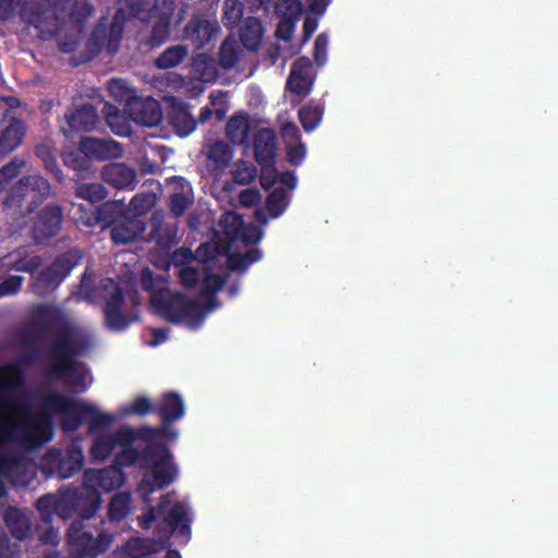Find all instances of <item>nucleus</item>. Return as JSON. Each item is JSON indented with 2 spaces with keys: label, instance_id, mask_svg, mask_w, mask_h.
<instances>
[{
  "label": "nucleus",
  "instance_id": "nucleus-1",
  "mask_svg": "<svg viewBox=\"0 0 558 558\" xmlns=\"http://www.w3.org/2000/svg\"><path fill=\"white\" fill-rule=\"evenodd\" d=\"M264 213H255V222L243 226L241 218L233 211L225 213L219 221L223 238L218 242H206L198 246L193 255L187 248L177 250L171 262L163 259L155 262L159 268H168L171 264L178 268L181 283L186 288L198 286L202 300H195L186 294L167 287L160 275L151 270L142 272V282L150 292V305L156 314L169 323L184 326L190 330L199 329L208 313L219 306L211 298L222 286L220 275L213 272L206 263L218 256H227V263L232 269H244L262 258V252L251 244L258 242L262 236L260 226L266 225Z\"/></svg>",
  "mask_w": 558,
  "mask_h": 558
},
{
  "label": "nucleus",
  "instance_id": "nucleus-2",
  "mask_svg": "<svg viewBox=\"0 0 558 558\" xmlns=\"http://www.w3.org/2000/svg\"><path fill=\"white\" fill-rule=\"evenodd\" d=\"M185 408L183 400L175 393H166L160 404L162 426L158 429L148 428L144 436L151 444L145 450V464L149 470L144 473L138 485V494L148 502L150 494L171 484L178 477L179 470L173 461L172 453L159 445V441L173 442L178 439V432L169 423L183 417Z\"/></svg>",
  "mask_w": 558,
  "mask_h": 558
},
{
  "label": "nucleus",
  "instance_id": "nucleus-3",
  "mask_svg": "<svg viewBox=\"0 0 558 558\" xmlns=\"http://www.w3.org/2000/svg\"><path fill=\"white\" fill-rule=\"evenodd\" d=\"M141 525L145 529L157 523L163 532L158 541L134 538L130 541L124 550L114 553L110 558H141L151 555L167 546L170 534H174L180 543L189 541L191 513L185 502L179 501L174 493L161 496L157 507L149 508L148 512L140 518Z\"/></svg>",
  "mask_w": 558,
  "mask_h": 558
},
{
  "label": "nucleus",
  "instance_id": "nucleus-4",
  "mask_svg": "<svg viewBox=\"0 0 558 558\" xmlns=\"http://www.w3.org/2000/svg\"><path fill=\"white\" fill-rule=\"evenodd\" d=\"M124 480L123 473L117 466L90 469L86 471L83 485L84 490L88 494V508L84 509L81 501L74 505V494L72 493H64L59 496L47 495L37 501V508L44 524L50 523L53 515L60 519L68 518L74 508H76L83 517H90L99 506V496L102 493H108L120 487Z\"/></svg>",
  "mask_w": 558,
  "mask_h": 558
},
{
  "label": "nucleus",
  "instance_id": "nucleus-5",
  "mask_svg": "<svg viewBox=\"0 0 558 558\" xmlns=\"http://www.w3.org/2000/svg\"><path fill=\"white\" fill-rule=\"evenodd\" d=\"M275 150V133L269 129L258 131L255 136V157L262 166L260 183L264 189L279 183L266 202V209L270 218H277L283 213L289 202V191L296 186V179L292 172L278 174L272 168Z\"/></svg>",
  "mask_w": 558,
  "mask_h": 558
},
{
  "label": "nucleus",
  "instance_id": "nucleus-6",
  "mask_svg": "<svg viewBox=\"0 0 558 558\" xmlns=\"http://www.w3.org/2000/svg\"><path fill=\"white\" fill-rule=\"evenodd\" d=\"M82 350L77 332L70 329L52 351L51 374L64 378L68 385L76 389H85L92 384L89 372L73 357Z\"/></svg>",
  "mask_w": 558,
  "mask_h": 558
},
{
  "label": "nucleus",
  "instance_id": "nucleus-7",
  "mask_svg": "<svg viewBox=\"0 0 558 558\" xmlns=\"http://www.w3.org/2000/svg\"><path fill=\"white\" fill-rule=\"evenodd\" d=\"M104 289L107 290L105 298V320L109 329L122 331L136 319V315L126 311V305L122 299L120 289L111 279L104 281Z\"/></svg>",
  "mask_w": 558,
  "mask_h": 558
},
{
  "label": "nucleus",
  "instance_id": "nucleus-8",
  "mask_svg": "<svg viewBox=\"0 0 558 558\" xmlns=\"http://www.w3.org/2000/svg\"><path fill=\"white\" fill-rule=\"evenodd\" d=\"M110 542L111 536L106 533H99L95 538L85 530L82 522H74L69 530V543L72 549L85 557H97L106 550Z\"/></svg>",
  "mask_w": 558,
  "mask_h": 558
},
{
  "label": "nucleus",
  "instance_id": "nucleus-9",
  "mask_svg": "<svg viewBox=\"0 0 558 558\" xmlns=\"http://www.w3.org/2000/svg\"><path fill=\"white\" fill-rule=\"evenodd\" d=\"M314 76L312 63L307 58L298 59L291 69L287 81V89L299 97V100L307 96L313 87Z\"/></svg>",
  "mask_w": 558,
  "mask_h": 558
},
{
  "label": "nucleus",
  "instance_id": "nucleus-10",
  "mask_svg": "<svg viewBox=\"0 0 558 558\" xmlns=\"http://www.w3.org/2000/svg\"><path fill=\"white\" fill-rule=\"evenodd\" d=\"M126 110L132 121L145 126L157 125L162 117L159 104L153 98L136 97Z\"/></svg>",
  "mask_w": 558,
  "mask_h": 558
},
{
  "label": "nucleus",
  "instance_id": "nucleus-11",
  "mask_svg": "<svg viewBox=\"0 0 558 558\" xmlns=\"http://www.w3.org/2000/svg\"><path fill=\"white\" fill-rule=\"evenodd\" d=\"M302 11L300 0H278L276 3V13L279 17L277 26V36L288 40L291 38L295 24Z\"/></svg>",
  "mask_w": 558,
  "mask_h": 558
},
{
  "label": "nucleus",
  "instance_id": "nucleus-12",
  "mask_svg": "<svg viewBox=\"0 0 558 558\" xmlns=\"http://www.w3.org/2000/svg\"><path fill=\"white\" fill-rule=\"evenodd\" d=\"M80 148L86 157L94 159H112L122 155L120 144L113 140L83 137Z\"/></svg>",
  "mask_w": 558,
  "mask_h": 558
},
{
  "label": "nucleus",
  "instance_id": "nucleus-13",
  "mask_svg": "<svg viewBox=\"0 0 558 558\" xmlns=\"http://www.w3.org/2000/svg\"><path fill=\"white\" fill-rule=\"evenodd\" d=\"M61 221L59 207L48 206L39 214L34 225V232L37 238L52 236L59 231Z\"/></svg>",
  "mask_w": 558,
  "mask_h": 558
},
{
  "label": "nucleus",
  "instance_id": "nucleus-14",
  "mask_svg": "<svg viewBox=\"0 0 558 558\" xmlns=\"http://www.w3.org/2000/svg\"><path fill=\"white\" fill-rule=\"evenodd\" d=\"M71 267L65 265V258L58 259L36 279L35 290L41 294L50 289H54L70 271Z\"/></svg>",
  "mask_w": 558,
  "mask_h": 558
},
{
  "label": "nucleus",
  "instance_id": "nucleus-15",
  "mask_svg": "<svg viewBox=\"0 0 558 558\" xmlns=\"http://www.w3.org/2000/svg\"><path fill=\"white\" fill-rule=\"evenodd\" d=\"M233 157L231 148L223 142H216L208 148L207 169L218 177L230 163Z\"/></svg>",
  "mask_w": 558,
  "mask_h": 558
},
{
  "label": "nucleus",
  "instance_id": "nucleus-16",
  "mask_svg": "<svg viewBox=\"0 0 558 558\" xmlns=\"http://www.w3.org/2000/svg\"><path fill=\"white\" fill-rule=\"evenodd\" d=\"M135 177V171L124 163H110L102 170L104 180L119 189L131 186Z\"/></svg>",
  "mask_w": 558,
  "mask_h": 558
},
{
  "label": "nucleus",
  "instance_id": "nucleus-17",
  "mask_svg": "<svg viewBox=\"0 0 558 558\" xmlns=\"http://www.w3.org/2000/svg\"><path fill=\"white\" fill-rule=\"evenodd\" d=\"M144 231V223L140 218L125 219L117 223L111 230L114 243L124 244L137 239Z\"/></svg>",
  "mask_w": 558,
  "mask_h": 558
},
{
  "label": "nucleus",
  "instance_id": "nucleus-18",
  "mask_svg": "<svg viewBox=\"0 0 558 558\" xmlns=\"http://www.w3.org/2000/svg\"><path fill=\"white\" fill-rule=\"evenodd\" d=\"M192 69L195 77L206 83L214 82L218 75L214 59L205 53H198L193 59Z\"/></svg>",
  "mask_w": 558,
  "mask_h": 558
},
{
  "label": "nucleus",
  "instance_id": "nucleus-19",
  "mask_svg": "<svg viewBox=\"0 0 558 558\" xmlns=\"http://www.w3.org/2000/svg\"><path fill=\"white\" fill-rule=\"evenodd\" d=\"M84 454L82 448L77 444H73L66 457L59 461L58 472L61 477H70L74 472L78 471L83 464Z\"/></svg>",
  "mask_w": 558,
  "mask_h": 558
},
{
  "label": "nucleus",
  "instance_id": "nucleus-20",
  "mask_svg": "<svg viewBox=\"0 0 558 558\" xmlns=\"http://www.w3.org/2000/svg\"><path fill=\"white\" fill-rule=\"evenodd\" d=\"M5 522L12 534L19 539L24 538L31 531L29 519L19 509H9L5 513Z\"/></svg>",
  "mask_w": 558,
  "mask_h": 558
},
{
  "label": "nucleus",
  "instance_id": "nucleus-21",
  "mask_svg": "<svg viewBox=\"0 0 558 558\" xmlns=\"http://www.w3.org/2000/svg\"><path fill=\"white\" fill-rule=\"evenodd\" d=\"M97 123V113L92 106H84L69 117V125L73 130H90Z\"/></svg>",
  "mask_w": 558,
  "mask_h": 558
},
{
  "label": "nucleus",
  "instance_id": "nucleus-22",
  "mask_svg": "<svg viewBox=\"0 0 558 558\" xmlns=\"http://www.w3.org/2000/svg\"><path fill=\"white\" fill-rule=\"evenodd\" d=\"M107 123L111 131L119 136H126L131 133V120L125 118L111 105L105 106Z\"/></svg>",
  "mask_w": 558,
  "mask_h": 558
},
{
  "label": "nucleus",
  "instance_id": "nucleus-23",
  "mask_svg": "<svg viewBox=\"0 0 558 558\" xmlns=\"http://www.w3.org/2000/svg\"><path fill=\"white\" fill-rule=\"evenodd\" d=\"M263 35L262 25L258 20L248 17L241 28V40L243 45L253 50L256 49L260 43Z\"/></svg>",
  "mask_w": 558,
  "mask_h": 558
},
{
  "label": "nucleus",
  "instance_id": "nucleus-24",
  "mask_svg": "<svg viewBox=\"0 0 558 558\" xmlns=\"http://www.w3.org/2000/svg\"><path fill=\"white\" fill-rule=\"evenodd\" d=\"M24 128L21 123H11L0 137V154H7L16 148L23 137Z\"/></svg>",
  "mask_w": 558,
  "mask_h": 558
},
{
  "label": "nucleus",
  "instance_id": "nucleus-25",
  "mask_svg": "<svg viewBox=\"0 0 558 558\" xmlns=\"http://www.w3.org/2000/svg\"><path fill=\"white\" fill-rule=\"evenodd\" d=\"M250 124L245 116L239 114L232 117L226 126V134L230 141L241 144L246 140Z\"/></svg>",
  "mask_w": 558,
  "mask_h": 558
},
{
  "label": "nucleus",
  "instance_id": "nucleus-26",
  "mask_svg": "<svg viewBox=\"0 0 558 558\" xmlns=\"http://www.w3.org/2000/svg\"><path fill=\"white\" fill-rule=\"evenodd\" d=\"M217 31L218 27L216 24L208 21H198L193 26L190 38L192 43L199 48L207 44Z\"/></svg>",
  "mask_w": 558,
  "mask_h": 558
},
{
  "label": "nucleus",
  "instance_id": "nucleus-27",
  "mask_svg": "<svg viewBox=\"0 0 558 558\" xmlns=\"http://www.w3.org/2000/svg\"><path fill=\"white\" fill-rule=\"evenodd\" d=\"M241 58V49L234 39L228 38L220 48V65L223 69L234 68Z\"/></svg>",
  "mask_w": 558,
  "mask_h": 558
},
{
  "label": "nucleus",
  "instance_id": "nucleus-28",
  "mask_svg": "<svg viewBox=\"0 0 558 558\" xmlns=\"http://www.w3.org/2000/svg\"><path fill=\"white\" fill-rule=\"evenodd\" d=\"M170 120L180 136H186L195 129L194 120L185 108H179L171 114Z\"/></svg>",
  "mask_w": 558,
  "mask_h": 558
},
{
  "label": "nucleus",
  "instance_id": "nucleus-29",
  "mask_svg": "<svg viewBox=\"0 0 558 558\" xmlns=\"http://www.w3.org/2000/svg\"><path fill=\"white\" fill-rule=\"evenodd\" d=\"M187 54L183 46H173L163 51L156 60V65L160 69H169L178 65Z\"/></svg>",
  "mask_w": 558,
  "mask_h": 558
},
{
  "label": "nucleus",
  "instance_id": "nucleus-30",
  "mask_svg": "<svg viewBox=\"0 0 558 558\" xmlns=\"http://www.w3.org/2000/svg\"><path fill=\"white\" fill-rule=\"evenodd\" d=\"M108 90L114 99L124 101L126 108L129 107V102L136 98L135 92L130 87L128 82L121 78L111 80L108 83Z\"/></svg>",
  "mask_w": 558,
  "mask_h": 558
},
{
  "label": "nucleus",
  "instance_id": "nucleus-31",
  "mask_svg": "<svg viewBox=\"0 0 558 558\" xmlns=\"http://www.w3.org/2000/svg\"><path fill=\"white\" fill-rule=\"evenodd\" d=\"M323 114V109L318 105L308 104L303 107L300 112V121L305 131L310 132L314 130L319 123Z\"/></svg>",
  "mask_w": 558,
  "mask_h": 558
},
{
  "label": "nucleus",
  "instance_id": "nucleus-32",
  "mask_svg": "<svg viewBox=\"0 0 558 558\" xmlns=\"http://www.w3.org/2000/svg\"><path fill=\"white\" fill-rule=\"evenodd\" d=\"M153 409L151 402L145 397H137L132 402L123 404L119 408V416L128 415H143L150 412Z\"/></svg>",
  "mask_w": 558,
  "mask_h": 558
},
{
  "label": "nucleus",
  "instance_id": "nucleus-33",
  "mask_svg": "<svg viewBox=\"0 0 558 558\" xmlns=\"http://www.w3.org/2000/svg\"><path fill=\"white\" fill-rule=\"evenodd\" d=\"M130 495H116L109 507V515L112 520H121L130 512Z\"/></svg>",
  "mask_w": 558,
  "mask_h": 558
},
{
  "label": "nucleus",
  "instance_id": "nucleus-34",
  "mask_svg": "<svg viewBox=\"0 0 558 558\" xmlns=\"http://www.w3.org/2000/svg\"><path fill=\"white\" fill-rule=\"evenodd\" d=\"M233 180L239 184H248L256 178L255 167L247 161H239L231 171Z\"/></svg>",
  "mask_w": 558,
  "mask_h": 558
},
{
  "label": "nucleus",
  "instance_id": "nucleus-35",
  "mask_svg": "<svg viewBox=\"0 0 558 558\" xmlns=\"http://www.w3.org/2000/svg\"><path fill=\"white\" fill-rule=\"evenodd\" d=\"M243 15L239 0H226L223 4V21L228 27H234Z\"/></svg>",
  "mask_w": 558,
  "mask_h": 558
},
{
  "label": "nucleus",
  "instance_id": "nucleus-36",
  "mask_svg": "<svg viewBox=\"0 0 558 558\" xmlns=\"http://www.w3.org/2000/svg\"><path fill=\"white\" fill-rule=\"evenodd\" d=\"M77 196L95 204L105 198L106 191L99 183L82 184L77 189Z\"/></svg>",
  "mask_w": 558,
  "mask_h": 558
},
{
  "label": "nucleus",
  "instance_id": "nucleus-37",
  "mask_svg": "<svg viewBox=\"0 0 558 558\" xmlns=\"http://www.w3.org/2000/svg\"><path fill=\"white\" fill-rule=\"evenodd\" d=\"M39 264L40 259L37 256H31L19 262H14L12 258H5L4 260H0V268H5V270L14 268L17 271H33Z\"/></svg>",
  "mask_w": 558,
  "mask_h": 558
},
{
  "label": "nucleus",
  "instance_id": "nucleus-38",
  "mask_svg": "<svg viewBox=\"0 0 558 558\" xmlns=\"http://www.w3.org/2000/svg\"><path fill=\"white\" fill-rule=\"evenodd\" d=\"M191 204L190 187L182 189L181 193L172 195L170 201V209L174 216H181Z\"/></svg>",
  "mask_w": 558,
  "mask_h": 558
},
{
  "label": "nucleus",
  "instance_id": "nucleus-39",
  "mask_svg": "<svg viewBox=\"0 0 558 558\" xmlns=\"http://www.w3.org/2000/svg\"><path fill=\"white\" fill-rule=\"evenodd\" d=\"M21 183L26 189L37 191L40 195H46L49 193V183L40 175H31L27 179L22 180Z\"/></svg>",
  "mask_w": 558,
  "mask_h": 558
},
{
  "label": "nucleus",
  "instance_id": "nucleus-40",
  "mask_svg": "<svg viewBox=\"0 0 558 558\" xmlns=\"http://www.w3.org/2000/svg\"><path fill=\"white\" fill-rule=\"evenodd\" d=\"M327 46L328 39L325 34H320L316 40L314 46V58L317 64L323 65L327 60Z\"/></svg>",
  "mask_w": 558,
  "mask_h": 558
},
{
  "label": "nucleus",
  "instance_id": "nucleus-41",
  "mask_svg": "<svg viewBox=\"0 0 558 558\" xmlns=\"http://www.w3.org/2000/svg\"><path fill=\"white\" fill-rule=\"evenodd\" d=\"M287 155L288 160L291 163L298 165L305 158L306 148L300 142H296V144H292V142H289V146H287Z\"/></svg>",
  "mask_w": 558,
  "mask_h": 558
},
{
  "label": "nucleus",
  "instance_id": "nucleus-42",
  "mask_svg": "<svg viewBox=\"0 0 558 558\" xmlns=\"http://www.w3.org/2000/svg\"><path fill=\"white\" fill-rule=\"evenodd\" d=\"M21 163L13 161L4 166L0 170V191L4 189L9 180L15 178L20 173Z\"/></svg>",
  "mask_w": 558,
  "mask_h": 558
},
{
  "label": "nucleus",
  "instance_id": "nucleus-43",
  "mask_svg": "<svg viewBox=\"0 0 558 558\" xmlns=\"http://www.w3.org/2000/svg\"><path fill=\"white\" fill-rule=\"evenodd\" d=\"M22 284V278L12 276L0 283V298L17 292Z\"/></svg>",
  "mask_w": 558,
  "mask_h": 558
},
{
  "label": "nucleus",
  "instance_id": "nucleus-44",
  "mask_svg": "<svg viewBox=\"0 0 558 558\" xmlns=\"http://www.w3.org/2000/svg\"><path fill=\"white\" fill-rule=\"evenodd\" d=\"M213 106L215 107V114L218 120H221L226 114V109L223 107L226 100V94L223 92L211 93L210 95Z\"/></svg>",
  "mask_w": 558,
  "mask_h": 558
},
{
  "label": "nucleus",
  "instance_id": "nucleus-45",
  "mask_svg": "<svg viewBox=\"0 0 558 558\" xmlns=\"http://www.w3.org/2000/svg\"><path fill=\"white\" fill-rule=\"evenodd\" d=\"M281 135L287 146H289V142H292V144L299 142V130L292 123H286L281 126Z\"/></svg>",
  "mask_w": 558,
  "mask_h": 558
},
{
  "label": "nucleus",
  "instance_id": "nucleus-46",
  "mask_svg": "<svg viewBox=\"0 0 558 558\" xmlns=\"http://www.w3.org/2000/svg\"><path fill=\"white\" fill-rule=\"evenodd\" d=\"M260 198V194L257 190L247 189L240 193L239 202L241 205L248 207L258 202Z\"/></svg>",
  "mask_w": 558,
  "mask_h": 558
},
{
  "label": "nucleus",
  "instance_id": "nucleus-47",
  "mask_svg": "<svg viewBox=\"0 0 558 558\" xmlns=\"http://www.w3.org/2000/svg\"><path fill=\"white\" fill-rule=\"evenodd\" d=\"M150 333H151L153 338L150 340H148L147 343L150 347H157V345L163 343L168 339L169 329H167V328L151 329Z\"/></svg>",
  "mask_w": 558,
  "mask_h": 558
},
{
  "label": "nucleus",
  "instance_id": "nucleus-48",
  "mask_svg": "<svg viewBox=\"0 0 558 558\" xmlns=\"http://www.w3.org/2000/svg\"><path fill=\"white\" fill-rule=\"evenodd\" d=\"M0 558H20L17 551L9 545V539L0 535Z\"/></svg>",
  "mask_w": 558,
  "mask_h": 558
},
{
  "label": "nucleus",
  "instance_id": "nucleus-49",
  "mask_svg": "<svg viewBox=\"0 0 558 558\" xmlns=\"http://www.w3.org/2000/svg\"><path fill=\"white\" fill-rule=\"evenodd\" d=\"M89 14H90L89 5L85 1H82L81 4H80V10L77 12L76 11H72L71 14H70V19L73 22H75L76 24H78L84 19H86Z\"/></svg>",
  "mask_w": 558,
  "mask_h": 558
},
{
  "label": "nucleus",
  "instance_id": "nucleus-50",
  "mask_svg": "<svg viewBox=\"0 0 558 558\" xmlns=\"http://www.w3.org/2000/svg\"><path fill=\"white\" fill-rule=\"evenodd\" d=\"M35 27L39 29L40 35L44 39L60 32L57 23L46 26L45 23L40 20L36 22Z\"/></svg>",
  "mask_w": 558,
  "mask_h": 558
},
{
  "label": "nucleus",
  "instance_id": "nucleus-51",
  "mask_svg": "<svg viewBox=\"0 0 558 558\" xmlns=\"http://www.w3.org/2000/svg\"><path fill=\"white\" fill-rule=\"evenodd\" d=\"M77 219L81 220L85 226H93L100 220L99 211L90 206L88 208V213Z\"/></svg>",
  "mask_w": 558,
  "mask_h": 558
},
{
  "label": "nucleus",
  "instance_id": "nucleus-52",
  "mask_svg": "<svg viewBox=\"0 0 558 558\" xmlns=\"http://www.w3.org/2000/svg\"><path fill=\"white\" fill-rule=\"evenodd\" d=\"M153 204L150 196H136L132 201V206L135 210H142L149 208Z\"/></svg>",
  "mask_w": 558,
  "mask_h": 558
},
{
  "label": "nucleus",
  "instance_id": "nucleus-53",
  "mask_svg": "<svg viewBox=\"0 0 558 558\" xmlns=\"http://www.w3.org/2000/svg\"><path fill=\"white\" fill-rule=\"evenodd\" d=\"M318 22L315 17L307 16L303 24L304 41H306L311 35L316 31Z\"/></svg>",
  "mask_w": 558,
  "mask_h": 558
},
{
  "label": "nucleus",
  "instance_id": "nucleus-54",
  "mask_svg": "<svg viewBox=\"0 0 558 558\" xmlns=\"http://www.w3.org/2000/svg\"><path fill=\"white\" fill-rule=\"evenodd\" d=\"M63 161L65 165L73 167L74 169H81L84 167V160H78L74 153L65 151L63 154Z\"/></svg>",
  "mask_w": 558,
  "mask_h": 558
},
{
  "label": "nucleus",
  "instance_id": "nucleus-55",
  "mask_svg": "<svg viewBox=\"0 0 558 558\" xmlns=\"http://www.w3.org/2000/svg\"><path fill=\"white\" fill-rule=\"evenodd\" d=\"M40 538L45 543L56 544L59 539L58 527H49L46 532L40 534Z\"/></svg>",
  "mask_w": 558,
  "mask_h": 558
},
{
  "label": "nucleus",
  "instance_id": "nucleus-56",
  "mask_svg": "<svg viewBox=\"0 0 558 558\" xmlns=\"http://www.w3.org/2000/svg\"><path fill=\"white\" fill-rule=\"evenodd\" d=\"M310 9L315 13H322L326 9L329 0H306Z\"/></svg>",
  "mask_w": 558,
  "mask_h": 558
},
{
  "label": "nucleus",
  "instance_id": "nucleus-57",
  "mask_svg": "<svg viewBox=\"0 0 558 558\" xmlns=\"http://www.w3.org/2000/svg\"><path fill=\"white\" fill-rule=\"evenodd\" d=\"M49 460L59 461V452L50 451L46 457V461H49Z\"/></svg>",
  "mask_w": 558,
  "mask_h": 558
},
{
  "label": "nucleus",
  "instance_id": "nucleus-58",
  "mask_svg": "<svg viewBox=\"0 0 558 558\" xmlns=\"http://www.w3.org/2000/svg\"><path fill=\"white\" fill-rule=\"evenodd\" d=\"M90 282V277L89 275H85L83 280H82V289L86 288Z\"/></svg>",
  "mask_w": 558,
  "mask_h": 558
},
{
  "label": "nucleus",
  "instance_id": "nucleus-59",
  "mask_svg": "<svg viewBox=\"0 0 558 558\" xmlns=\"http://www.w3.org/2000/svg\"><path fill=\"white\" fill-rule=\"evenodd\" d=\"M77 256H78V252L73 251V252H70V253H69V255H68V258H66V259H69V258H76Z\"/></svg>",
  "mask_w": 558,
  "mask_h": 558
},
{
  "label": "nucleus",
  "instance_id": "nucleus-60",
  "mask_svg": "<svg viewBox=\"0 0 558 558\" xmlns=\"http://www.w3.org/2000/svg\"><path fill=\"white\" fill-rule=\"evenodd\" d=\"M59 2H60V3H64V2H66L69 5H72V4L70 3V0H59Z\"/></svg>",
  "mask_w": 558,
  "mask_h": 558
},
{
  "label": "nucleus",
  "instance_id": "nucleus-61",
  "mask_svg": "<svg viewBox=\"0 0 558 558\" xmlns=\"http://www.w3.org/2000/svg\"><path fill=\"white\" fill-rule=\"evenodd\" d=\"M74 208H77L78 210H84L82 205L74 206Z\"/></svg>",
  "mask_w": 558,
  "mask_h": 558
}]
</instances>
